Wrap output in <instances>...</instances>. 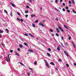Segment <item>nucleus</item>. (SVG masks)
<instances>
[{
	"instance_id": "nucleus-1",
	"label": "nucleus",
	"mask_w": 76,
	"mask_h": 76,
	"mask_svg": "<svg viewBox=\"0 0 76 76\" xmlns=\"http://www.w3.org/2000/svg\"><path fill=\"white\" fill-rule=\"evenodd\" d=\"M58 27L60 29V31H61L62 32H64V30H63V29L61 28V26L58 25Z\"/></svg>"
},
{
	"instance_id": "nucleus-2",
	"label": "nucleus",
	"mask_w": 76,
	"mask_h": 76,
	"mask_svg": "<svg viewBox=\"0 0 76 76\" xmlns=\"http://www.w3.org/2000/svg\"><path fill=\"white\" fill-rule=\"evenodd\" d=\"M9 56H10V55H8V59L7 58V57H6V61H7V62H9V61H10V58H9Z\"/></svg>"
},
{
	"instance_id": "nucleus-3",
	"label": "nucleus",
	"mask_w": 76,
	"mask_h": 76,
	"mask_svg": "<svg viewBox=\"0 0 76 76\" xmlns=\"http://www.w3.org/2000/svg\"><path fill=\"white\" fill-rule=\"evenodd\" d=\"M44 61H45V63L46 66L48 68H49V65H48V63H47V62L45 61V60H44Z\"/></svg>"
},
{
	"instance_id": "nucleus-4",
	"label": "nucleus",
	"mask_w": 76,
	"mask_h": 76,
	"mask_svg": "<svg viewBox=\"0 0 76 76\" xmlns=\"http://www.w3.org/2000/svg\"><path fill=\"white\" fill-rule=\"evenodd\" d=\"M10 4L12 6V7H16V5L15 4H13V3L11 2L10 3Z\"/></svg>"
},
{
	"instance_id": "nucleus-5",
	"label": "nucleus",
	"mask_w": 76,
	"mask_h": 76,
	"mask_svg": "<svg viewBox=\"0 0 76 76\" xmlns=\"http://www.w3.org/2000/svg\"><path fill=\"white\" fill-rule=\"evenodd\" d=\"M39 25H40V26H43V27L45 26H44L42 23H39Z\"/></svg>"
},
{
	"instance_id": "nucleus-6",
	"label": "nucleus",
	"mask_w": 76,
	"mask_h": 76,
	"mask_svg": "<svg viewBox=\"0 0 76 76\" xmlns=\"http://www.w3.org/2000/svg\"><path fill=\"white\" fill-rule=\"evenodd\" d=\"M64 53L65 54V55L66 56H67V57L69 56V54L68 53H67V52H66V51H64Z\"/></svg>"
},
{
	"instance_id": "nucleus-7",
	"label": "nucleus",
	"mask_w": 76,
	"mask_h": 76,
	"mask_svg": "<svg viewBox=\"0 0 76 76\" xmlns=\"http://www.w3.org/2000/svg\"><path fill=\"white\" fill-rule=\"evenodd\" d=\"M64 28H66V29H69V28L66 25H64Z\"/></svg>"
},
{
	"instance_id": "nucleus-8",
	"label": "nucleus",
	"mask_w": 76,
	"mask_h": 76,
	"mask_svg": "<svg viewBox=\"0 0 76 76\" xmlns=\"http://www.w3.org/2000/svg\"><path fill=\"white\" fill-rule=\"evenodd\" d=\"M31 37H33V38H34V36L32 35V34L31 33L28 34Z\"/></svg>"
},
{
	"instance_id": "nucleus-9",
	"label": "nucleus",
	"mask_w": 76,
	"mask_h": 76,
	"mask_svg": "<svg viewBox=\"0 0 76 76\" xmlns=\"http://www.w3.org/2000/svg\"><path fill=\"white\" fill-rule=\"evenodd\" d=\"M56 29L57 32H58V33L60 32V30H59V29H58V28H56Z\"/></svg>"
},
{
	"instance_id": "nucleus-10",
	"label": "nucleus",
	"mask_w": 76,
	"mask_h": 76,
	"mask_svg": "<svg viewBox=\"0 0 76 76\" xmlns=\"http://www.w3.org/2000/svg\"><path fill=\"white\" fill-rule=\"evenodd\" d=\"M50 64H51V65H53V66H54V65H55V64H54V63L52 62H51Z\"/></svg>"
},
{
	"instance_id": "nucleus-11",
	"label": "nucleus",
	"mask_w": 76,
	"mask_h": 76,
	"mask_svg": "<svg viewBox=\"0 0 76 76\" xmlns=\"http://www.w3.org/2000/svg\"><path fill=\"white\" fill-rule=\"evenodd\" d=\"M29 69H30V70H31L32 72V73H33V72H34V70H33V69H32V68H31L30 67H29Z\"/></svg>"
},
{
	"instance_id": "nucleus-12",
	"label": "nucleus",
	"mask_w": 76,
	"mask_h": 76,
	"mask_svg": "<svg viewBox=\"0 0 76 76\" xmlns=\"http://www.w3.org/2000/svg\"><path fill=\"white\" fill-rule=\"evenodd\" d=\"M18 63H20V64H21V65H22V66H24V64H22V63H20V62H18Z\"/></svg>"
},
{
	"instance_id": "nucleus-13",
	"label": "nucleus",
	"mask_w": 76,
	"mask_h": 76,
	"mask_svg": "<svg viewBox=\"0 0 76 76\" xmlns=\"http://www.w3.org/2000/svg\"><path fill=\"white\" fill-rule=\"evenodd\" d=\"M72 2L73 4H75V2L74 0H72Z\"/></svg>"
},
{
	"instance_id": "nucleus-14",
	"label": "nucleus",
	"mask_w": 76,
	"mask_h": 76,
	"mask_svg": "<svg viewBox=\"0 0 76 76\" xmlns=\"http://www.w3.org/2000/svg\"><path fill=\"white\" fill-rule=\"evenodd\" d=\"M31 16L32 18H34V17H35V15H31Z\"/></svg>"
},
{
	"instance_id": "nucleus-15",
	"label": "nucleus",
	"mask_w": 76,
	"mask_h": 76,
	"mask_svg": "<svg viewBox=\"0 0 76 76\" xmlns=\"http://www.w3.org/2000/svg\"><path fill=\"white\" fill-rule=\"evenodd\" d=\"M6 32L7 33H8L9 31V30H8V29L6 28Z\"/></svg>"
},
{
	"instance_id": "nucleus-16",
	"label": "nucleus",
	"mask_w": 76,
	"mask_h": 76,
	"mask_svg": "<svg viewBox=\"0 0 76 76\" xmlns=\"http://www.w3.org/2000/svg\"><path fill=\"white\" fill-rule=\"evenodd\" d=\"M15 53L16 55V56H19V54L17 53H16V52H15Z\"/></svg>"
},
{
	"instance_id": "nucleus-17",
	"label": "nucleus",
	"mask_w": 76,
	"mask_h": 76,
	"mask_svg": "<svg viewBox=\"0 0 76 76\" xmlns=\"http://www.w3.org/2000/svg\"><path fill=\"white\" fill-rule=\"evenodd\" d=\"M28 51H29L30 52H31V53H33L34 51H33V50H28Z\"/></svg>"
},
{
	"instance_id": "nucleus-18",
	"label": "nucleus",
	"mask_w": 76,
	"mask_h": 76,
	"mask_svg": "<svg viewBox=\"0 0 76 76\" xmlns=\"http://www.w3.org/2000/svg\"><path fill=\"white\" fill-rule=\"evenodd\" d=\"M47 56H48L49 57H50V54L48 53H47Z\"/></svg>"
},
{
	"instance_id": "nucleus-19",
	"label": "nucleus",
	"mask_w": 76,
	"mask_h": 76,
	"mask_svg": "<svg viewBox=\"0 0 76 76\" xmlns=\"http://www.w3.org/2000/svg\"><path fill=\"white\" fill-rule=\"evenodd\" d=\"M60 47L59 46H58V47L57 48V50H58V51H60V48H59Z\"/></svg>"
},
{
	"instance_id": "nucleus-20",
	"label": "nucleus",
	"mask_w": 76,
	"mask_h": 76,
	"mask_svg": "<svg viewBox=\"0 0 76 76\" xmlns=\"http://www.w3.org/2000/svg\"><path fill=\"white\" fill-rule=\"evenodd\" d=\"M19 46L20 48H22V45L20 44L19 45Z\"/></svg>"
},
{
	"instance_id": "nucleus-21",
	"label": "nucleus",
	"mask_w": 76,
	"mask_h": 76,
	"mask_svg": "<svg viewBox=\"0 0 76 76\" xmlns=\"http://www.w3.org/2000/svg\"><path fill=\"white\" fill-rule=\"evenodd\" d=\"M32 25L34 28H35V24L33 23Z\"/></svg>"
},
{
	"instance_id": "nucleus-22",
	"label": "nucleus",
	"mask_w": 76,
	"mask_h": 76,
	"mask_svg": "<svg viewBox=\"0 0 76 76\" xmlns=\"http://www.w3.org/2000/svg\"><path fill=\"white\" fill-rule=\"evenodd\" d=\"M66 66L67 67H69V64H66Z\"/></svg>"
},
{
	"instance_id": "nucleus-23",
	"label": "nucleus",
	"mask_w": 76,
	"mask_h": 76,
	"mask_svg": "<svg viewBox=\"0 0 76 76\" xmlns=\"http://www.w3.org/2000/svg\"><path fill=\"white\" fill-rule=\"evenodd\" d=\"M4 12H5L6 13V14H7V11L6 10H4Z\"/></svg>"
},
{
	"instance_id": "nucleus-24",
	"label": "nucleus",
	"mask_w": 76,
	"mask_h": 76,
	"mask_svg": "<svg viewBox=\"0 0 76 76\" xmlns=\"http://www.w3.org/2000/svg\"><path fill=\"white\" fill-rule=\"evenodd\" d=\"M24 44L25 45H26V46H28V44H27V43H24Z\"/></svg>"
},
{
	"instance_id": "nucleus-25",
	"label": "nucleus",
	"mask_w": 76,
	"mask_h": 76,
	"mask_svg": "<svg viewBox=\"0 0 76 76\" xmlns=\"http://www.w3.org/2000/svg\"><path fill=\"white\" fill-rule=\"evenodd\" d=\"M3 31L0 30V33H3Z\"/></svg>"
},
{
	"instance_id": "nucleus-26",
	"label": "nucleus",
	"mask_w": 76,
	"mask_h": 76,
	"mask_svg": "<svg viewBox=\"0 0 76 76\" xmlns=\"http://www.w3.org/2000/svg\"><path fill=\"white\" fill-rule=\"evenodd\" d=\"M10 16H13V15H12V12H10Z\"/></svg>"
},
{
	"instance_id": "nucleus-27",
	"label": "nucleus",
	"mask_w": 76,
	"mask_h": 76,
	"mask_svg": "<svg viewBox=\"0 0 76 76\" xmlns=\"http://www.w3.org/2000/svg\"><path fill=\"white\" fill-rule=\"evenodd\" d=\"M26 7L27 9H29V7L28 5L26 6Z\"/></svg>"
},
{
	"instance_id": "nucleus-28",
	"label": "nucleus",
	"mask_w": 76,
	"mask_h": 76,
	"mask_svg": "<svg viewBox=\"0 0 76 76\" xmlns=\"http://www.w3.org/2000/svg\"><path fill=\"white\" fill-rule=\"evenodd\" d=\"M51 50V48H48V50L49 51H50Z\"/></svg>"
},
{
	"instance_id": "nucleus-29",
	"label": "nucleus",
	"mask_w": 76,
	"mask_h": 76,
	"mask_svg": "<svg viewBox=\"0 0 76 76\" xmlns=\"http://www.w3.org/2000/svg\"><path fill=\"white\" fill-rule=\"evenodd\" d=\"M24 35H25V36H28V34H24Z\"/></svg>"
},
{
	"instance_id": "nucleus-30",
	"label": "nucleus",
	"mask_w": 76,
	"mask_h": 76,
	"mask_svg": "<svg viewBox=\"0 0 76 76\" xmlns=\"http://www.w3.org/2000/svg\"><path fill=\"white\" fill-rule=\"evenodd\" d=\"M38 22V20H36L35 21V22H36V23H37Z\"/></svg>"
},
{
	"instance_id": "nucleus-31",
	"label": "nucleus",
	"mask_w": 76,
	"mask_h": 76,
	"mask_svg": "<svg viewBox=\"0 0 76 76\" xmlns=\"http://www.w3.org/2000/svg\"><path fill=\"white\" fill-rule=\"evenodd\" d=\"M72 12L74 13H76V12H75V11L74 10H72Z\"/></svg>"
},
{
	"instance_id": "nucleus-32",
	"label": "nucleus",
	"mask_w": 76,
	"mask_h": 76,
	"mask_svg": "<svg viewBox=\"0 0 76 76\" xmlns=\"http://www.w3.org/2000/svg\"><path fill=\"white\" fill-rule=\"evenodd\" d=\"M25 13H28V11H25Z\"/></svg>"
},
{
	"instance_id": "nucleus-33",
	"label": "nucleus",
	"mask_w": 76,
	"mask_h": 76,
	"mask_svg": "<svg viewBox=\"0 0 76 76\" xmlns=\"http://www.w3.org/2000/svg\"><path fill=\"white\" fill-rule=\"evenodd\" d=\"M17 50H18V51H20V49L19 48H18L17 49Z\"/></svg>"
},
{
	"instance_id": "nucleus-34",
	"label": "nucleus",
	"mask_w": 76,
	"mask_h": 76,
	"mask_svg": "<svg viewBox=\"0 0 76 76\" xmlns=\"http://www.w3.org/2000/svg\"><path fill=\"white\" fill-rule=\"evenodd\" d=\"M67 12L68 13H70V11L69 10H67Z\"/></svg>"
},
{
	"instance_id": "nucleus-35",
	"label": "nucleus",
	"mask_w": 76,
	"mask_h": 76,
	"mask_svg": "<svg viewBox=\"0 0 76 76\" xmlns=\"http://www.w3.org/2000/svg\"><path fill=\"white\" fill-rule=\"evenodd\" d=\"M65 45H66V46H67V45H68V43L66 42L65 43Z\"/></svg>"
},
{
	"instance_id": "nucleus-36",
	"label": "nucleus",
	"mask_w": 76,
	"mask_h": 76,
	"mask_svg": "<svg viewBox=\"0 0 76 76\" xmlns=\"http://www.w3.org/2000/svg\"><path fill=\"white\" fill-rule=\"evenodd\" d=\"M50 32H53V30H52V29H50Z\"/></svg>"
},
{
	"instance_id": "nucleus-37",
	"label": "nucleus",
	"mask_w": 76,
	"mask_h": 76,
	"mask_svg": "<svg viewBox=\"0 0 76 76\" xmlns=\"http://www.w3.org/2000/svg\"><path fill=\"white\" fill-rule=\"evenodd\" d=\"M20 21L21 22H23V19H21Z\"/></svg>"
},
{
	"instance_id": "nucleus-38",
	"label": "nucleus",
	"mask_w": 76,
	"mask_h": 76,
	"mask_svg": "<svg viewBox=\"0 0 76 76\" xmlns=\"http://www.w3.org/2000/svg\"><path fill=\"white\" fill-rule=\"evenodd\" d=\"M58 0H56L55 1L56 3H57L58 2Z\"/></svg>"
},
{
	"instance_id": "nucleus-39",
	"label": "nucleus",
	"mask_w": 76,
	"mask_h": 76,
	"mask_svg": "<svg viewBox=\"0 0 76 76\" xmlns=\"http://www.w3.org/2000/svg\"><path fill=\"white\" fill-rule=\"evenodd\" d=\"M62 10L63 12H65V9H64V8H63L62 9Z\"/></svg>"
},
{
	"instance_id": "nucleus-40",
	"label": "nucleus",
	"mask_w": 76,
	"mask_h": 76,
	"mask_svg": "<svg viewBox=\"0 0 76 76\" xmlns=\"http://www.w3.org/2000/svg\"><path fill=\"white\" fill-rule=\"evenodd\" d=\"M69 4H72V3L71 2V1H69Z\"/></svg>"
},
{
	"instance_id": "nucleus-41",
	"label": "nucleus",
	"mask_w": 76,
	"mask_h": 76,
	"mask_svg": "<svg viewBox=\"0 0 76 76\" xmlns=\"http://www.w3.org/2000/svg\"><path fill=\"white\" fill-rule=\"evenodd\" d=\"M37 63V61H36L35 62H34V64L35 65Z\"/></svg>"
},
{
	"instance_id": "nucleus-42",
	"label": "nucleus",
	"mask_w": 76,
	"mask_h": 76,
	"mask_svg": "<svg viewBox=\"0 0 76 76\" xmlns=\"http://www.w3.org/2000/svg\"><path fill=\"white\" fill-rule=\"evenodd\" d=\"M56 36H57V37H58V34L56 33Z\"/></svg>"
},
{
	"instance_id": "nucleus-43",
	"label": "nucleus",
	"mask_w": 76,
	"mask_h": 76,
	"mask_svg": "<svg viewBox=\"0 0 76 76\" xmlns=\"http://www.w3.org/2000/svg\"><path fill=\"white\" fill-rule=\"evenodd\" d=\"M2 37V35L1 34H0V38H1Z\"/></svg>"
},
{
	"instance_id": "nucleus-44",
	"label": "nucleus",
	"mask_w": 76,
	"mask_h": 76,
	"mask_svg": "<svg viewBox=\"0 0 76 76\" xmlns=\"http://www.w3.org/2000/svg\"><path fill=\"white\" fill-rule=\"evenodd\" d=\"M27 74H28V76H30V73H28Z\"/></svg>"
},
{
	"instance_id": "nucleus-45",
	"label": "nucleus",
	"mask_w": 76,
	"mask_h": 76,
	"mask_svg": "<svg viewBox=\"0 0 76 76\" xmlns=\"http://www.w3.org/2000/svg\"><path fill=\"white\" fill-rule=\"evenodd\" d=\"M63 5L64 6H66V4L64 3H63Z\"/></svg>"
},
{
	"instance_id": "nucleus-46",
	"label": "nucleus",
	"mask_w": 76,
	"mask_h": 76,
	"mask_svg": "<svg viewBox=\"0 0 76 76\" xmlns=\"http://www.w3.org/2000/svg\"><path fill=\"white\" fill-rule=\"evenodd\" d=\"M56 20L57 21H58V18H56Z\"/></svg>"
},
{
	"instance_id": "nucleus-47",
	"label": "nucleus",
	"mask_w": 76,
	"mask_h": 76,
	"mask_svg": "<svg viewBox=\"0 0 76 76\" xmlns=\"http://www.w3.org/2000/svg\"><path fill=\"white\" fill-rule=\"evenodd\" d=\"M17 20H19V21H20V20L18 18H17Z\"/></svg>"
},
{
	"instance_id": "nucleus-48",
	"label": "nucleus",
	"mask_w": 76,
	"mask_h": 76,
	"mask_svg": "<svg viewBox=\"0 0 76 76\" xmlns=\"http://www.w3.org/2000/svg\"><path fill=\"white\" fill-rule=\"evenodd\" d=\"M28 15H25V17H26V18H28Z\"/></svg>"
},
{
	"instance_id": "nucleus-49",
	"label": "nucleus",
	"mask_w": 76,
	"mask_h": 76,
	"mask_svg": "<svg viewBox=\"0 0 76 76\" xmlns=\"http://www.w3.org/2000/svg\"><path fill=\"white\" fill-rule=\"evenodd\" d=\"M55 9L56 11L58 12V9H57V8H55Z\"/></svg>"
},
{
	"instance_id": "nucleus-50",
	"label": "nucleus",
	"mask_w": 76,
	"mask_h": 76,
	"mask_svg": "<svg viewBox=\"0 0 76 76\" xmlns=\"http://www.w3.org/2000/svg\"><path fill=\"white\" fill-rule=\"evenodd\" d=\"M66 9H69V7H66Z\"/></svg>"
},
{
	"instance_id": "nucleus-51",
	"label": "nucleus",
	"mask_w": 76,
	"mask_h": 76,
	"mask_svg": "<svg viewBox=\"0 0 76 76\" xmlns=\"http://www.w3.org/2000/svg\"><path fill=\"white\" fill-rule=\"evenodd\" d=\"M59 61H61V62L62 61H61V59H59Z\"/></svg>"
},
{
	"instance_id": "nucleus-52",
	"label": "nucleus",
	"mask_w": 76,
	"mask_h": 76,
	"mask_svg": "<svg viewBox=\"0 0 76 76\" xmlns=\"http://www.w3.org/2000/svg\"><path fill=\"white\" fill-rule=\"evenodd\" d=\"M10 53H13V50H10Z\"/></svg>"
},
{
	"instance_id": "nucleus-53",
	"label": "nucleus",
	"mask_w": 76,
	"mask_h": 76,
	"mask_svg": "<svg viewBox=\"0 0 76 76\" xmlns=\"http://www.w3.org/2000/svg\"><path fill=\"white\" fill-rule=\"evenodd\" d=\"M17 15H18V16H20V14H19V12H18L17 13Z\"/></svg>"
},
{
	"instance_id": "nucleus-54",
	"label": "nucleus",
	"mask_w": 76,
	"mask_h": 76,
	"mask_svg": "<svg viewBox=\"0 0 76 76\" xmlns=\"http://www.w3.org/2000/svg\"><path fill=\"white\" fill-rule=\"evenodd\" d=\"M68 39L69 40H70V39H71V37H69L68 38Z\"/></svg>"
},
{
	"instance_id": "nucleus-55",
	"label": "nucleus",
	"mask_w": 76,
	"mask_h": 76,
	"mask_svg": "<svg viewBox=\"0 0 76 76\" xmlns=\"http://www.w3.org/2000/svg\"><path fill=\"white\" fill-rule=\"evenodd\" d=\"M56 70H57V71H58V69H57V68H56V69H55Z\"/></svg>"
},
{
	"instance_id": "nucleus-56",
	"label": "nucleus",
	"mask_w": 76,
	"mask_h": 76,
	"mask_svg": "<svg viewBox=\"0 0 76 76\" xmlns=\"http://www.w3.org/2000/svg\"><path fill=\"white\" fill-rule=\"evenodd\" d=\"M61 38L62 39V40H63V39H64V37H61Z\"/></svg>"
},
{
	"instance_id": "nucleus-57",
	"label": "nucleus",
	"mask_w": 76,
	"mask_h": 76,
	"mask_svg": "<svg viewBox=\"0 0 76 76\" xmlns=\"http://www.w3.org/2000/svg\"><path fill=\"white\" fill-rule=\"evenodd\" d=\"M63 0H60V2H61H61H62V1H63Z\"/></svg>"
},
{
	"instance_id": "nucleus-58",
	"label": "nucleus",
	"mask_w": 76,
	"mask_h": 76,
	"mask_svg": "<svg viewBox=\"0 0 76 76\" xmlns=\"http://www.w3.org/2000/svg\"><path fill=\"white\" fill-rule=\"evenodd\" d=\"M52 36H54V34H52Z\"/></svg>"
},
{
	"instance_id": "nucleus-59",
	"label": "nucleus",
	"mask_w": 76,
	"mask_h": 76,
	"mask_svg": "<svg viewBox=\"0 0 76 76\" xmlns=\"http://www.w3.org/2000/svg\"><path fill=\"white\" fill-rule=\"evenodd\" d=\"M61 45L62 46H63V43H61Z\"/></svg>"
},
{
	"instance_id": "nucleus-60",
	"label": "nucleus",
	"mask_w": 76,
	"mask_h": 76,
	"mask_svg": "<svg viewBox=\"0 0 76 76\" xmlns=\"http://www.w3.org/2000/svg\"><path fill=\"white\" fill-rule=\"evenodd\" d=\"M29 1H30V2H31H31H32V0H29Z\"/></svg>"
},
{
	"instance_id": "nucleus-61",
	"label": "nucleus",
	"mask_w": 76,
	"mask_h": 76,
	"mask_svg": "<svg viewBox=\"0 0 76 76\" xmlns=\"http://www.w3.org/2000/svg\"><path fill=\"white\" fill-rule=\"evenodd\" d=\"M1 44L3 46V47L4 45H3V43H1Z\"/></svg>"
},
{
	"instance_id": "nucleus-62",
	"label": "nucleus",
	"mask_w": 76,
	"mask_h": 76,
	"mask_svg": "<svg viewBox=\"0 0 76 76\" xmlns=\"http://www.w3.org/2000/svg\"><path fill=\"white\" fill-rule=\"evenodd\" d=\"M72 44L73 45H75V44H74V43H73V42H72Z\"/></svg>"
},
{
	"instance_id": "nucleus-63",
	"label": "nucleus",
	"mask_w": 76,
	"mask_h": 76,
	"mask_svg": "<svg viewBox=\"0 0 76 76\" xmlns=\"http://www.w3.org/2000/svg\"><path fill=\"white\" fill-rule=\"evenodd\" d=\"M74 66H76V63H75L74 64Z\"/></svg>"
},
{
	"instance_id": "nucleus-64",
	"label": "nucleus",
	"mask_w": 76,
	"mask_h": 76,
	"mask_svg": "<svg viewBox=\"0 0 76 76\" xmlns=\"http://www.w3.org/2000/svg\"><path fill=\"white\" fill-rule=\"evenodd\" d=\"M2 58V56H0V58Z\"/></svg>"
}]
</instances>
